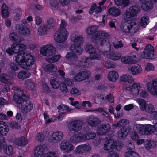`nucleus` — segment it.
<instances>
[{"label": "nucleus", "mask_w": 157, "mask_h": 157, "mask_svg": "<svg viewBox=\"0 0 157 157\" xmlns=\"http://www.w3.org/2000/svg\"><path fill=\"white\" fill-rule=\"evenodd\" d=\"M129 13L132 17H133L136 16L137 14L140 11V9L138 8L137 5H135V6H132L129 8Z\"/></svg>", "instance_id": "obj_33"}, {"label": "nucleus", "mask_w": 157, "mask_h": 157, "mask_svg": "<svg viewBox=\"0 0 157 157\" xmlns=\"http://www.w3.org/2000/svg\"><path fill=\"white\" fill-rule=\"evenodd\" d=\"M144 110L149 113H152L155 111L153 105L151 104H147L146 107V109Z\"/></svg>", "instance_id": "obj_51"}, {"label": "nucleus", "mask_w": 157, "mask_h": 157, "mask_svg": "<svg viewBox=\"0 0 157 157\" xmlns=\"http://www.w3.org/2000/svg\"><path fill=\"white\" fill-rule=\"evenodd\" d=\"M67 25V24L65 20H61L60 29L56 31L54 36V39L56 42L63 43L67 40L68 34L65 28Z\"/></svg>", "instance_id": "obj_3"}, {"label": "nucleus", "mask_w": 157, "mask_h": 157, "mask_svg": "<svg viewBox=\"0 0 157 157\" xmlns=\"http://www.w3.org/2000/svg\"><path fill=\"white\" fill-rule=\"evenodd\" d=\"M14 143L18 146H23L27 144L28 140L24 137L22 136L15 139Z\"/></svg>", "instance_id": "obj_28"}, {"label": "nucleus", "mask_w": 157, "mask_h": 157, "mask_svg": "<svg viewBox=\"0 0 157 157\" xmlns=\"http://www.w3.org/2000/svg\"><path fill=\"white\" fill-rule=\"evenodd\" d=\"M105 65L107 69L113 68L115 66L114 63L113 62L111 61L110 60H107L105 62Z\"/></svg>", "instance_id": "obj_54"}, {"label": "nucleus", "mask_w": 157, "mask_h": 157, "mask_svg": "<svg viewBox=\"0 0 157 157\" xmlns=\"http://www.w3.org/2000/svg\"><path fill=\"white\" fill-rule=\"evenodd\" d=\"M124 155L126 157H139V156L138 154L132 150L125 152L124 153Z\"/></svg>", "instance_id": "obj_45"}, {"label": "nucleus", "mask_w": 157, "mask_h": 157, "mask_svg": "<svg viewBox=\"0 0 157 157\" xmlns=\"http://www.w3.org/2000/svg\"><path fill=\"white\" fill-rule=\"evenodd\" d=\"M15 46L13 45V44L11 46V47H9L6 50V52L9 55L11 56L15 54L14 52Z\"/></svg>", "instance_id": "obj_58"}, {"label": "nucleus", "mask_w": 157, "mask_h": 157, "mask_svg": "<svg viewBox=\"0 0 157 157\" xmlns=\"http://www.w3.org/2000/svg\"><path fill=\"white\" fill-rule=\"evenodd\" d=\"M142 71V69H128V71L133 75H136L140 73Z\"/></svg>", "instance_id": "obj_60"}, {"label": "nucleus", "mask_w": 157, "mask_h": 157, "mask_svg": "<svg viewBox=\"0 0 157 157\" xmlns=\"http://www.w3.org/2000/svg\"><path fill=\"white\" fill-rule=\"evenodd\" d=\"M108 13L110 15L117 17L120 14L121 11L118 8L112 7L108 9Z\"/></svg>", "instance_id": "obj_30"}, {"label": "nucleus", "mask_w": 157, "mask_h": 157, "mask_svg": "<svg viewBox=\"0 0 157 157\" xmlns=\"http://www.w3.org/2000/svg\"><path fill=\"white\" fill-rule=\"evenodd\" d=\"M70 94L73 95L77 96L80 95L81 92L77 89L74 87L71 90Z\"/></svg>", "instance_id": "obj_57"}, {"label": "nucleus", "mask_w": 157, "mask_h": 157, "mask_svg": "<svg viewBox=\"0 0 157 157\" xmlns=\"http://www.w3.org/2000/svg\"><path fill=\"white\" fill-rule=\"evenodd\" d=\"M125 146L128 151L134 150L135 148L134 144L130 140H128L126 143Z\"/></svg>", "instance_id": "obj_46"}, {"label": "nucleus", "mask_w": 157, "mask_h": 157, "mask_svg": "<svg viewBox=\"0 0 157 157\" xmlns=\"http://www.w3.org/2000/svg\"><path fill=\"white\" fill-rule=\"evenodd\" d=\"M83 122L80 120H75L70 122L68 125V128L71 131L77 132L82 128Z\"/></svg>", "instance_id": "obj_7"}, {"label": "nucleus", "mask_w": 157, "mask_h": 157, "mask_svg": "<svg viewBox=\"0 0 157 157\" xmlns=\"http://www.w3.org/2000/svg\"><path fill=\"white\" fill-rule=\"evenodd\" d=\"M82 140V135L81 136H79L78 134L73 135L70 138V141L74 143H78L81 141Z\"/></svg>", "instance_id": "obj_40"}, {"label": "nucleus", "mask_w": 157, "mask_h": 157, "mask_svg": "<svg viewBox=\"0 0 157 157\" xmlns=\"http://www.w3.org/2000/svg\"><path fill=\"white\" fill-rule=\"evenodd\" d=\"M9 131L8 129L7 128L6 124H4L0 128V132L1 134L2 135L4 134L5 135H6L7 133Z\"/></svg>", "instance_id": "obj_56"}, {"label": "nucleus", "mask_w": 157, "mask_h": 157, "mask_svg": "<svg viewBox=\"0 0 157 157\" xmlns=\"http://www.w3.org/2000/svg\"><path fill=\"white\" fill-rule=\"evenodd\" d=\"M56 50L52 45H48L41 48L40 53L44 56H50L55 54Z\"/></svg>", "instance_id": "obj_10"}, {"label": "nucleus", "mask_w": 157, "mask_h": 157, "mask_svg": "<svg viewBox=\"0 0 157 157\" xmlns=\"http://www.w3.org/2000/svg\"><path fill=\"white\" fill-rule=\"evenodd\" d=\"M90 59L88 58L81 59L78 62V66L83 68L90 67L91 66L92 63L90 61Z\"/></svg>", "instance_id": "obj_24"}, {"label": "nucleus", "mask_w": 157, "mask_h": 157, "mask_svg": "<svg viewBox=\"0 0 157 157\" xmlns=\"http://www.w3.org/2000/svg\"><path fill=\"white\" fill-rule=\"evenodd\" d=\"M120 127L123 126H125L128 124V121L126 119H122L120 120L118 122Z\"/></svg>", "instance_id": "obj_62"}, {"label": "nucleus", "mask_w": 157, "mask_h": 157, "mask_svg": "<svg viewBox=\"0 0 157 157\" xmlns=\"http://www.w3.org/2000/svg\"><path fill=\"white\" fill-rule=\"evenodd\" d=\"M59 86L60 90L62 92L67 93L68 92V89L65 83H62Z\"/></svg>", "instance_id": "obj_59"}, {"label": "nucleus", "mask_w": 157, "mask_h": 157, "mask_svg": "<svg viewBox=\"0 0 157 157\" xmlns=\"http://www.w3.org/2000/svg\"><path fill=\"white\" fill-rule=\"evenodd\" d=\"M86 121L90 126L94 127L98 125L101 122L99 119L93 115L88 117L86 119Z\"/></svg>", "instance_id": "obj_21"}, {"label": "nucleus", "mask_w": 157, "mask_h": 157, "mask_svg": "<svg viewBox=\"0 0 157 157\" xmlns=\"http://www.w3.org/2000/svg\"><path fill=\"white\" fill-rule=\"evenodd\" d=\"M57 109H58L59 112L64 110H67L68 112H70L73 110V109H71L69 108L68 106L65 105H62L59 106Z\"/></svg>", "instance_id": "obj_50"}, {"label": "nucleus", "mask_w": 157, "mask_h": 157, "mask_svg": "<svg viewBox=\"0 0 157 157\" xmlns=\"http://www.w3.org/2000/svg\"><path fill=\"white\" fill-rule=\"evenodd\" d=\"M73 42L75 43L71 45L70 50L74 53L78 55H80L83 51V49L82 48L81 45L83 43V37L81 36L75 37Z\"/></svg>", "instance_id": "obj_5"}, {"label": "nucleus", "mask_w": 157, "mask_h": 157, "mask_svg": "<svg viewBox=\"0 0 157 157\" xmlns=\"http://www.w3.org/2000/svg\"><path fill=\"white\" fill-rule=\"evenodd\" d=\"M66 59L72 64H75L78 60V57L74 53L68 52L65 56Z\"/></svg>", "instance_id": "obj_27"}, {"label": "nucleus", "mask_w": 157, "mask_h": 157, "mask_svg": "<svg viewBox=\"0 0 157 157\" xmlns=\"http://www.w3.org/2000/svg\"><path fill=\"white\" fill-rule=\"evenodd\" d=\"M119 76L117 72L113 70L110 71L108 73L107 78L109 81L115 82L118 79Z\"/></svg>", "instance_id": "obj_26"}, {"label": "nucleus", "mask_w": 157, "mask_h": 157, "mask_svg": "<svg viewBox=\"0 0 157 157\" xmlns=\"http://www.w3.org/2000/svg\"><path fill=\"white\" fill-rule=\"evenodd\" d=\"M9 127L12 128L19 129L21 128L20 124L15 121L11 122L9 123Z\"/></svg>", "instance_id": "obj_52"}, {"label": "nucleus", "mask_w": 157, "mask_h": 157, "mask_svg": "<svg viewBox=\"0 0 157 157\" xmlns=\"http://www.w3.org/2000/svg\"><path fill=\"white\" fill-rule=\"evenodd\" d=\"M121 61L124 64L130 63L131 62V58L128 56H123Z\"/></svg>", "instance_id": "obj_55"}, {"label": "nucleus", "mask_w": 157, "mask_h": 157, "mask_svg": "<svg viewBox=\"0 0 157 157\" xmlns=\"http://www.w3.org/2000/svg\"><path fill=\"white\" fill-rule=\"evenodd\" d=\"M130 131V128L129 127H122L118 132L117 135L118 138L120 139L125 138Z\"/></svg>", "instance_id": "obj_25"}, {"label": "nucleus", "mask_w": 157, "mask_h": 157, "mask_svg": "<svg viewBox=\"0 0 157 157\" xmlns=\"http://www.w3.org/2000/svg\"><path fill=\"white\" fill-rule=\"evenodd\" d=\"M110 128L111 126L108 123L103 124L98 128V134L100 135H105L110 130Z\"/></svg>", "instance_id": "obj_19"}, {"label": "nucleus", "mask_w": 157, "mask_h": 157, "mask_svg": "<svg viewBox=\"0 0 157 157\" xmlns=\"http://www.w3.org/2000/svg\"><path fill=\"white\" fill-rule=\"evenodd\" d=\"M0 80L2 82L6 84H11L13 82L10 79L8 78L6 74H1L0 75Z\"/></svg>", "instance_id": "obj_37"}, {"label": "nucleus", "mask_w": 157, "mask_h": 157, "mask_svg": "<svg viewBox=\"0 0 157 157\" xmlns=\"http://www.w3.org/2000/svg\"><path fill=\"white\" fill-rule=\"evenodd\" d=\"M62 81L63 83H65L68 86H71L73 84V81L72 79L65 77L61 78Z\"/></svg>", "instance_id": "obj_47"}, {"label": "nucleus", "mask_w": 157, "mask_h": 157, "mask_svg": "<svg viewBox=\"0 0 157 157\" xmlns=\"http://www.w3.org/2000/svg\"><path fill=\"white\" fill-rule=\"evenodd\" d=\"M135 130L137 132L141 133L142 131L144 134L149 135L153 133L155 130V124L154 125L148 124L146 125L145 128L140 126H136L135 127Z\"/></svg>", "instance_id": "obj_8"}, {"label": "nucleus", "mask_w": 157, "mask_h": 157, "mask_svg": "<svg viewBox=\"0 0 157 157\" xmlns=\"http://www.w3.org/2000/svg\"><path fill=\"white\" fill-rule=\"evenodd\" d=\"M3 149L4 152L9 156H12L13 154V147L11 146L4 145L3 146Z\"/></svg>", "instance_id": "obj_36"}, {"label": "nucleus", "mask_w": 157, "mask_h": 157, "mask_svg": "<svg viewBox=\"0 0 157 157\" xmlns=\"http://www.w3.org/2000/svg\"><path fill=\"white\" fill-rule=\"evenodd\" d=\"M48 24L46 26L49 29L53 28L56 23V21L52 18H49L47 20Z\"/></svg>", "instance_id": "obj_48"}, {"label": "nucleus", "mask_w": 157, "mask_h": 157, "mask_svg": "<svg viewBox=\"0 0 157 157\" xmlns=\"http://www.w3.org/2000/svg\"><path fill=\"white\" fill-rule=\"evenodd\" d=\"M27 88L29 90H33L35 88V85L31 79H28L25 81Z\"/></svg>", "instance_id": "obj_44"}, {"label": "nucleus", "mask_w": 157, "mask_h": 157, "mask_svg": "<svg viewBox=\"0 0 157 157\" xmlns=\"http://www.w3.org/2000/svg\"><path fill=\"white\" fill-rule=\"evenodd\" d=\"M122 17L123 19L127 21L128 22H130L132 21H134L133 20H132L133 17L131 15H130V13H129V11L128 10L125 11V12L123 15Z\"/></svg>", "instance_id": "obj_43"}, {"label": "nucleus", "mask_w": 157, "mask_h": 157, "mask_svg": "<svg viewBox=\"0 0 157 157\" xmlns=\"http://www.w3.org/2000/svg\"><path fill=\"white\" fill-rule=\"evenodd\" d=\"M121 81L128 82V83H133L134 82V79L130 75L128 74H124L120 77Z\"/></svg>", "instance_id": "obj_31"}, {"label": "nucleus", "mask_w": 157, "mask_h": 157, "mask_svg": "<svg viewBox=\"0 0 157 157\" xmlns=\"http://www.w3.org/2000/svg\"><path fill=\"white\" fill-rule=\"evenodd\" d=\"M96 136V134L93 132H90L82 134V138L83 140H89L93 139Z\"/></svg>", "instance_id": "obj_35"}, {"label": "nucleus", "mask_w": 157, "mask_h": 157, "mask_svg": "<svg viewBox=\"0 0 157 157\" xmlns=\"http://www.w3.org/2000/svg\"><path fill=\"white\" fill-rule=\"evenodd\" d=\"M148 19L147 17H143L141 19L140 24L142 26L145 27L147 24V21L148 20Z\"/></svg>", "instance_id": "obj_61"}, {"label": "nucleus", "mask_w": 157, "mask_h": 157, "mask_svg": "<svg viewBox=\"0 0 157 157\" xmlns=\"http://www.w3.org/2000/svg\"><path fill=\"white\" fill-rule=\"evenodd\" d=\"M52 57L50 58V61L52 62H57L59 60L61 57V56L59 54L52 56Z\"/></svg>", "instance_id": "obj_53"}, {"label": "nucleus", "mask_w": 157, "mask_h": 157, "mask_svg": "<svg viewBox=\"0 0 157 157\" xmlns=\"http://www.w3.org/2000/svg\"><path fill=\"white\" fill-rule=\"evenodd\" d=\"M141 56L143 59H155V56L154 54V48L151 45L147 44L146 46L143 51L141 52Z\"/></svg>", "instance_id": "obj_6"}, {"label": "nucleus", "mask_w": 157, "mask_h": 157, "mask_svg": "<svg viewBox=\"0 0 157 157\" xmlns=\"http://www.w3.org/2000/svg\"><path fill=\"white\" fill-rule=\"evenodd\" d=\"M90 75L89 71L85 70L77 74L74 77V79L75 81H81L87 78Z\"/></svg>", "instance_id": "obj_13"}, {"label": "nucleus", "mask_w": 157, "mask_h": 157, "mask_svg": "<svg viewBox=\"0 0 157 157\" xmlns=\"http://www.w3.org/2000/svg\"><path fill=\"white\" fill-rule=\"evenodd\" d=\"M49 30L48 28L45 25H41L39 28L38 33L39 35L42 36L47 33V32Z\"/></svg>", "instance_id": "obj_39"}, {"label": "nucleus", "mask_w": 157, "mask_h": 157, "mask_svg": "<svg viewBox=\"0 0 157 157\" xmlns=\"http://www.w3.org/2000/svg\"><path fill=\"white\" fill-rule=\"evenodd\" d=\"M44 135L42 134L38 133L36 136V140L39 141H42L44 140Z\"/></svg>", "instance_id": "obj_63"}, {"label": "nucleus", "mask_w": 157, "mask_h": 157, "mask_svg": "<svg viewBox=\"0 0 157 157\" xmlns=\"http://www.w3.org/2000/svg\"><path fill=\"white\" fill-rule=\"evenodd\" d=\"M44 157H57L56 154L54 152H47L44 154Z\"/></svg>", "instance_id": "obj_64"}, {"label": "nucleus", "mask_w": 157, "mask_h": 157, "mask_svg": "<svg viewBox=\"0 0 157 157\" xmlns=\"http://www.w3.org/2000/svg\"><path fill=\"white\" fill-rule=\"evenodd\" d=\"M8 8L5 3H3L2 6V17L4 18L8 17L9 15V12L8 10Z\"/></svg>", "instance_id": "obj_34"}, {"label": "nucleus", "mask_w": 157, "mask_h": 157, "mask_svg": "<svg viewBox=\"0 0 157 157\" xmlns=\"http://www.w3.org/2000/svg\"><path fill=\"white\" fill-rule=\"evenodd\" d=\"M156 146L155 142L152 140H147L145 144V147L147 150L154 148Z\"/></svg>", "instance_id": "obj_42"}, {"label": "nucleus", "mask_w": 157, "mask_h": 157, "mask_svg": "<svg viewBox=\"0 0 157 157\" xmlns=\"http://www.w3.org/2000/svg\"><path fill=\"white\" fill-rule=\"evenodd\" d=\"M104 55L111 59L116 60L120 59L121 54L116 52L105 51L103 52Z\"/></svg>", "instance_id": "obj_16"}, {"label": "nucleus", "mask_w": 157, "mask_h": 157, "mask_svg": "<svg viewBox=\"0 0 157 157\" xmlns=\"http://www.w3.org/2000/svg\"><path fill=\"white\" fill-rule=\"evenodd\" d=\"M85 50L90 54L91 60H99L100 59V55L96 53V50L92 45L87 44L85 48Z\"/></svg>", "instance_id": "obj_9"}, {"label": "nucleus", "mask_w": 157, "mask_h": 157, "mask_svg": "<svg viewBox=\"0 0 157 157\" xmlns=\"http://www.w3.org/2000/svg\"><path fill=\"white\" fill-rule=\"evenodd\" d=\"M114 144V140L113 139L106 140L104 145V150L108 153L112 152L115 147Z\"/></svg>", "instance_id": "obj_18"}, {"label": "nucleus", "mask_w": 157, "mask_h": 157, "mask_svg": "<svg viewBox=\"0 0 157 157\" xmlns=\"http://www.w3.org/2000/svg\"><path fill=\"white\" fill-rule=\"evenodd\" d=\"M136 25V23L134 21L130 22H124L121 24V28L124 33H130V30L134 25Z\"/></svg>", "instance_id": "obj_14"}, {"label": "nucleus", "mask_w": 157, "mask_h": 157, "mask_svg": "<svg viewBox=\"0 0 157 157\" xmlns=\"http://www.w3.org/2000/svg\"><path fill=\"white\" fill-rule=\"evenodd\" d=\"M146 86L148 90L151 94L157 96V78L153 80L152 83L147 81Z\"/></svg>", "instance_id": "obj_12"}, {"label": "nucleus", "mask_w": 157, "mask_h": 157, "mask_svg": "<svg viewBox=\"0 0 157 157\" xmlns=\"http://www.w3.org/2000/svg\"><path fill=\"white\" fill-rule=\"evenodd\" d=\"M138 3L140 4L142 10L144 11L151 10L153 8V3L146 0H138Z\"/></svg>", "instance_id": "obj_15"}, {"label": "nucleus", "mask_w": 157, "mask_h": 157, "mask_svg": "<svg viewBox=\"0 0 157 157\" xmlns=\"http://www.w3.org/2000/svg\"><path fill=\"white\" fill-rule=\"evenodd\" d=\"M19 97L16 95L14 96V100L17 104L18 107L25 112L30 111L33 108V105L28 98L26 96L25 98Z\"/></svg>", "instance_id": "obj_4"}, {"label": "nucleus", "mask_w": 157, "mask_h": 157, "mask_svg": "<svg viewBox=\"0 0 157 157\" xmlns=\"http://www.w3.org/2000/svg\"><path fill=\"white\" fill-rule=\"evenodd\" d=\"M17 30L23 36H27L30 34V31L26 26L22 24H19L17 26Z\"/></svg>", "instance_id": "obj_20"}, {"label": "nucleus", "mask_w": 157, "mask_h": 157, "mask_svg": "<svg viewBox=\"0 0 157 157\" xmlns=\"http://www.w3.org/2000/svg\"><path fill=\"white\" fill-rule=\"evenodd\" d=\"M73 147L72 144L66 140L63 141L60 144L61 149L64 150L67 153H69L73 149Z\"/></svg>", "instance_id": "obj_22"}, {"label": "nucleus", "mask_w": 157, "mask_h": 157, "mask_svg": "<svg viewBox=\"0 0 157 157\" xmlns=\"http://www.w3.org/2000/svg\"><path fill=\"white\" fill-rule=\"evenodd\" d=\"M10 39L17 43H21L22 41V39L19 36L17 33L15 32H12L10 33L9 35Z\"/></svg>", "instance_id": "obj_29"}, {"label": "nucleus", "mask_w": 157, "mask_h": 157, "mask_svg": "<svg viewBox=\"0 0 157 157\" xmlns=\"http://www.w3.org/2000/svg\"><path fill=\"white\" fill-rule=\"evenodd\" d=\"M12 89L13 90H14V95L13 98L14 99V96L15 95H17V96L21 98V97H26V95L23 93L22 91L21 90V89H18L17 87H12Z\"/></svg>", "instance_id": "obj_38"}, {"label": "nucleus", "mask_w": 157, "mask_h": 157, "mask_svg": "<svg viewBox=\"0 0 157 157\" xmlns=\"http://www.w3.org/2000/svg\"><path fill=\"white\" fill-rule=\"evenodd\" d=\"M64 136L63 133L60 131L54 132L49 138L50 142L52 143H57L62 140Z\"/></svg>", "instance_id": "obj_11"}, {"label": "nucleus", "mask_w": 157, "mask_h": 157, "mask_svg": "<svg viewBox=\"0 0 157 157\" xmlns=\"http://www.w3.org/2000/svg\"><path fill=\"white\" fill-rule=\"evenodd\" d=\"M16 48L19 49L18 54L15 56V61L22 69H29L30 67L34 63L35 60L33 56L30 53L25 52L26 49V46L22 44H13Z\"/></svg>", "instance_id": "obj_1"}, {"label": "nucleus", "mask_w": 157, "mask_h": 157, "mask_svg": "<svg viewBox=\"0 0 157 157\" xmlns=\"http://www.w3.org/2000/svg\"><path fill=\"white\" fill-rule=\"evenodd\" d=\"M136 101L139 104L141 110L144 111L146 109L147 104L144 100L142 99H138L136 100Z\"/></svg>", "instance_id": "obj_41"}, {"label": "nucleus", "mask_w": 157, "mask_h": 157, "mask_svg": "<svg viewBox=\"0 0 157 157\" xmlns=\"http://www.w3.org/2000/svg\"><path fill=\"white\" fill-rule=\"evenodd\" d=\"M50 83L53 88L56 89L59 87L60 85L59 83L56 81V79L53 78L50 79Z\"/></svg>", "instance_id": "obj_49"}, {"label": "nucleus", "mask_w": 157, "mask_h": 157, "mask_svg": "<svg viewBox=\"0 0 157 157\" xmlns=\"http://www.w3.org/2000/svg\"><path fill=\"white\" fill-rule=\"evenodd\" d=\"M94 25L88 28L86 33L89 35H92V37L95 40L96 44L102 46L109 37V35L104 31H97Z\"/></svg>", "instance_id": "obj_2"}, {"label": "nucleus", "mask_w": 157, "mask_h": 157, "mask_svg": "<svg viewBox=\"0 0 157 157\" xmlns=\"http://www.w3.org/2000/svg\"><path fill=\"white\" fill-rule=\"evenodd\" d=\"M30 75L31 74L29 72L22 70L19 72L17 76L19 79L24 80L29 77Z\"/></svg>", "instance_id": "obj_32"}, {"label": "nucleus", "mask_w": 157, "mask_h": 157, "mask_svg": "<svg viewBox=\"0 0 157 157\" xmlns=\"http://www.w3.org/2000/svg\"><path fill=\"white\" fill-rule=\"evenodd\" d=\"M140 89V86L139 83H134L131 86L130 88L128 87L126 90H130L131 93L134 96H136L138 94L139 90Z\"/></svg>", "instance_id": "obj_23"}, {"label": "nucleus", "mask_w": 157, "mask_h": 157, "mask_svg": "<svg viewBox=\"0 0 157 157\" xmlns=\"http://www.w3.org/2000/svg\"><path fill=\"white\" fill-rule=\"evenodd\" d=\"M91 149V146L87 144H83L77 147L75 151L79 154H83L89 152Z\"/></svg>", "instance_id": "obj_17"}]
</instances>
